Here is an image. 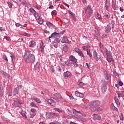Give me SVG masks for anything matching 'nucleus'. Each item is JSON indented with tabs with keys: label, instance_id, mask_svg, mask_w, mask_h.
Here are the masks:
<instances>
[{
	"label": "nucleus",
	"instance_id": "nucleus-61",
	"mask_svg": "<svg viewBox=\"0 0 124 124\" xmlns=\"http://www.w3.org/2000/svg\"><path fill=\"white\" fill-rule=\"evenodd\" d=\"M58 57L60 59V61H62V57L61 54H58Z\"/></svg>",
	"mask_w": 124,
	"mask_h": 124
},
{
	"label": "nucleus",
	"instance_id": "nucleus-62",
	"mask_svg": "<svg viewBox=\"0 0 124 124\" xmlns=\"http://www.w3.org/2000/svg\"><path fill=\"white\" fill-rule=\"evenodd\" d=\"M105 78L106 80H108L109 79V76L108 75L105 76Z\"/></svg>",
	"mask_w": 124,
	"mask_h": 124
},
{
	"label": "nucleus",
	"instance_id": "nucleus-24",
	"mask_svg": "<svg viewBox=\"0 0 124 124\" xmlns=\"http://www.w3.org/2000/svg\"><path fill=\"white\" fill-rule=\"evenodd\" d=\"M34 14L35 18L36 20H38L40 18V14L37 12H35Z\"/></svg>",
	"mask_w": 124,
	"mask_h": 124
},
{
	"label": "nucleus",
	"instance_id": "nucleus-58",
	"mask_svg": "<svg viewBox=\"0 0 124 124\" xmlns=\"http://www.w3.org/2000/svg\"><path fill=\"white\" fill-rule=\"evenodd\" d=\"M9 96H12V90L9 91Z\"/></svg>",
	"mask_w": 124,
	"mask_h": 124
},
{
	"label": "nucleus",
	"instance_id": "nucleus-12",
	"mask_svg": "<svg viewBox=\"0 0 124 124\" xmlns=\"http://www.w3.org/2000/svg\"><path fill=\"white\" fill-rule=\"evenodd\" d=\"M69 60L71 61V62H74V63H76L77 62V59L75 58V57L73 56V55H71L69 57Z\"/></svg>",
	"mask_w": 124,
	"mask_h": 124
},
{
	"label": "nucleus",
	"instance_id": "nucleus-49",
	"mask_svg": "<svg viewBox=\"0 0 124 124\" xmlns=\"http://www.w3.org/2000/svg\"><path fill=\"white\" fill-rule=\"evenodd\" d=\"M112 109L113 110H115V111H118V108H117L115 106H114V104L112 105Z\"/></svg>",
	"mask_w": 124,
	"mask_h": 124
},
{
	"label": "nucleus",
	"instance_id": "nucleus-51",
	"mask_svg": "<svg viewBox=\"0 0 124 124\" xmlns=\"http://www.w3.org/2000/svg\"><path fill=\"white\" fill-rule=\"evenodd\" d=\"M106 55H107V57H109V56H111V54L110 53V51H108V50H107V52H106Z\"/></svg>",
	"mask_w": 124,
	"mask_h": 124
},
{
	"label": "nucleus",
	"instance_id": "nucleus-47",
	"mask_svg": "<svg viewBox=\"0 0 124 124\" xmlns=\"http://www.w3.org/2000/svg\"><path fill=\"white\" fill-rule=\"evenodd\" d=\"M82 48L84 51H87L88 52V47L83 46H82Z\"/></svg>",
	"mask_w": 124,
	"mask_h": 124
},
{
	"label": "nucleus",
	"instance_id": "nucleus-48",
	"mask_svg": "<svg viewBox=\"0 0 124 124\" xmlns=\"http://www.w3.org/2000/svg\"><path fill=\"white\" fill-rule=\"evenodd\" d=\"M16 26L17 27H20V28H22V27H23V26H22V25H21L20 23H16Z\"/></svg>",
	"mask_w": 124,
	"mask_h": 124
},
{
	"label": "nucleus",
	"instance_id": "nucleus-19",
	"mask_svg": "<svg viewBox=\"0 0 124 124\" xmlns=\"http://www.w3.org/2000/svg\"><path fill=\"white\" fill-rule=\"evenodd\" d=\"M40 49L42 52H44V43H43V42H42L40 44Z\"/></svg>",
	"mask_w": 124,
	"mask_h": 124
},
{
	"label": "nucleus",
	"instance_id": "nucleus-11",
	"mask_svg": "<svg viewBox=\"0 0 124 124\" xmlns=\"http://www.w3.org/2000/svg\"><path fill=\"white\" fill-rule=\"evenodd\" d=\"M47 102L51 105V106H56V102L52 99H48L47 100Z\"/></svg>",
	"mask_w": 124,
	"mask_h": 124
},
{
	"label": "nucleus",
	"instance_id": "nucleus-30",
	"mask_svg": "<svg viewBox=\"0 0 124 124\" xmlns=\"http://www.w3.org/2000/svg\"><path fill=\"white\" fill-rule=\"evenodd\" d=\"M69 13L70 14H71V16H73V17L75 20H76V17L75 16V14L74 13H73L72 12H71L70 11H69Z\"/></svg>",
	"mask_w": 124,
	"mask_h": 124
},
{
	"label": "nucleus",
	"instance_id": "nucleus-57",
	"mask_svg": "<svg viewBox=\"0 0 124 124\" xmlns=\"http://www.w3.org/2000/svg\"><path fill=\"white\" fill-rule=\"evenodd\" d=\"M57 70L60 71V72H61V71H62V68H61V67L60 66H58L57 67Z\"/></svg>",
	"mask_w": 124,
	"mask_h": 124
},
{
	"label": "nucleus",
	"instance_id": "nucleus-9",
	"mask_svg": "<svg viewBox=\"0 0 124 124\" xmlns=\"http://www.w3.org/2000/svg\"><path fill=\"white\" fill-rule=\"evenodd\" d=\"M63 75L64 78H70V77H71L72 74L71 73H70V72L67 71L66 72L63 73Z\"/></svg>",
	"mask_w": 124,
	"mask_h": 124
},
{
	"label": "nucleus",
	"instance_id": "nucleus-10",
	"mask_svg": "<svg viewBox=\"0 0 124 124\" xmlns=\"http://www.w3.org/2000/svg\"><path fill=\"white\" fill-rule=\"evenodd\" d=\"M102 110H103V108L98 107L92 108L93 112H100V111H102Z\"/></svg>",
	"mask_w": 124,
	"mask_h": 124
},
{
	"label": "nucleus",
	"instance_id": "nucleus-39",
	"mask_svg": "<svg viewBox=\"0 0 124 124\" xmlns=\"http://www.w3.org/2000/svg\"><path fill=\"white\" fill-rule=\"evenodd\" d=\"M7 4L10 8H12V6H13V4L11 2H8Z\"/></svg>",
	"mask_w": 124,
	"mask_h": 124
},
{
	"label": "nucleus",
	"instance_id": "nucleus-60",
	"mask_svg": "<svg viewBox=\"0 0 124 124\" xmlns=\"http://www.w3.org/2000/svg\"><path fill=\"white\" fill-rule=\"evenodd\" d=\"M78 86H80V87H83V86H84V83H83V82H79L78 83Z\"/></svg>",
	"mask_w": 124,
	"mask_h": 124
},
{
	"label": "nucleus",
	"instance_id": "nucleus-8",
	"mask_svg": "<svg viewBox=\"0 0 124 124\" xmlns=\"http://www.w3.org/2000/svg\"><path fill=\"white\" fill-rule=\"evenodd\" d=\"M75 94L76 96H77L78 97H80L81 98H83L84 97V95L83 93H81L78 91H76L75 92Z\"/></svg>",
	"mask_w": 124,
	"mask_h": 124
},
{
	"label": "nucleus",
	"instance_id": "nucleus-21",
	"mask_svg": "<svg viewBox=\"0 0 124 124\" xmlns=\"http://www.w3.org/2000/svg\"><path fill=\"white\" fill-rule=\"evenodd\" d=\"M14 104L16 107H20V106H21V104H23V103L20 102V101H16L14 102Z\"/></svg>",
	"mask_w": 124,
	"mask_h": 124
},
{
	"label": "nucleus",
	"instance_id": "nucleus-38",
	"mask_svg": "<svg viewBox=\"0 0 124 124\" xmlns=\"http://www.w3.org/2000/svg\"><path fill=\"white\" fill-rule=\"evenodd\" d=\"M114 99H115V103L117 104V105H121V103H120L119 102V99H118V98H115Z\"/></svg>",
	"mask_w": 124,
	"mask_h": 124
},
{
	"label": "nucleus",
	"instance_id": "nucleus-23",
	"mask_svg": "<svg viewBox=\"0 0 124 124\" xmlns=\"http://www.w3.org/2000/svg\"><path fill=\"white\" fill-rule=\"evenodd\" d=\"M21 115H22V116L23 117V118H25V119H27V112L24 110H22L21 111L20 113Z\"/></svg>",
	"mask_w": 124,
	"mask_h": 124
},
{
	"label": "nucleus",
	"instance_id": "nucleus-55",
	"mask_svg": "<svg viewBox=\"0 0 124 124\" xmlns=\"http://www.w3.org/2000/svg\"><path fill=\"white\" fill-rule=\"evenodd\" d=\"M106 37H107V34H103L102 35V38H106Z\"/></svg>",
	"mask_w": 124,
	"mask_h": 124
},
{
	"label": "nucleus",
	"instance_id": "nucleus-29",
	"mask_svg": "<svg viewBox=\"0 0 124 124\" xmlns=\"http://www.w3.org/2000/svg\"><path fill=\"white\" fill-rule=\"evenodd\" d=\"M33 100L35 101L37 103H41V102L40 99H39L38 98L35 97L33 98Z\"/></svg>",
	"mask_w": 124,
	"mask_h": 124
},
{
	"label": "nucleus",
	"instance_id": "nucleus-5",
	"mask_svg": "<svg viewBox=\"0 0 124 124\" xmlns=\"http://www.w3.org/2000/svg\"><path fill=\"white\" fill-rule=\"evenodd\" d=\"M58 37H60V35H59V33H57L54 32L51 34L50 36L48 37V41L51 42V39L50 38H57Z\"/></svg>",
	"mask_w": 124,
	"mask_h": 124
},
{
	"label": "nucleus",
	"instance_id": "nucleus-31",
	"mask_svg": "<svg viewBox=\"0 0 124 124\" xmlns=\"http://www.w3.org/2000/svg\"><path fill=\"white\" fill-rule=\"evenodd\" d=\"M10 57L12 59V62H13L16 60L15 55H14V54H11Z\"/></svg>",
	"mask_w": 124,
	"mask_h": 124
},
{
	"label": "nucleus",
	"instance_id": "nucleus-25",
	"mask_svg": "<svg viewBox=\"0 0 124 124\" xmlns=\"http://www.w3.org/2000/svg\"><path fill=\"white\" fill-rule=\"evenodd\" d=\"M107 61L108 62H112V61H113L112 55H110L109 56H107Z\"/></svg>",
	"mask_w": 124,
	"mask_h": 124
},
{
	"label": "nucleus",
	"instance_id": "nucleus-6",
	"mask_svg": "<svg viewBox=\"0 0 124 124\" xmlns=\"http://www.w3.org/2000/svg\"><path fill=\"white\" fill-rule=\"evenodd\" d=\"M31 54L30 52H25V54L24 56V61H25V62H27V60H30V58H31Z\"/></svg>",
	"mask_w": 124,
	"mask_h": 124
},
{
	"label": "nucleus",
	"instance_id": "nucleus-27",
	"mask_svg": "<svg viewBox=\"0 0 124 124\" xmlns=\"http://www.w3.org/2000/svg\"><path fill=\"white\" fill-rule=\"evenodd\" d=\"M46 25H47L49 28H52L53 27V24L49 21H46Z\"/></svg>",
	"mask_w": 124,
	"mask_h": 124
},
{
	"label": "nucleus",
	"instance_id": "nucleus-54",
	"mask_svg": "<svg viewBox=\"0 0 124 124\" xmlns=\"http://www.w3.org/2000/svg\"><path fill=\"white\" fill-rule=\"evenodd\" d=\"M87 55H88L89 56V57L92 58V57H93V55H92V53L89 51L87 52Z\"/></svg>",
	"mask_w": 124,
	"mask_h": 124
},
{
	"label": "nucleus",
	"instance_id": "nucleus-15",
	"mask_svg": "<svg viewBox=\"0 0 124 124\" xmlns=\"http://www.w3.org/2000/svg\"><path fill=\"white\" fill-rule=\"evenodd\" d=\"M67 112L69 115H71L72 116H75V111L74 109L73 110H70L69 109H67Z\"/></svg>",
	"mask_w": 124,
	"mask_h": 124
},
{
	"label": "nucleus",
	"instance_id": "nucleus-37",
	"mask_svg": "<svg viewBox=\"0 0 124 124\" xmlns=\"http://www.w3.org/2000/svg\"><path fill=\"white\" fill-rule=\"evenodd\" d=\"M107 31H111V26L110 25H107L106 27Z\"/></svg>",
	"mask_w": 124,
	"mask_h": 124
},
{
	"label": "nucleus",
	"instance_id": "nucleus-7",
	"mask_svg": "<svg viewBox=\"0 0 124 124\" xmlns=\"http://www.w3.org/2000/svg\"><path fill=\"white\" fill-rule=\"evenodd\" d=\"M21 88H22V86L19 85L14 89V95H16V94H18L19 93V89H21Z\"/></svg>",
	"mask_w": 124,
	"mask_h": 124
},
{
	"label": "nucleus",
	"instance_id": "nucleus-53",
	"mask_svg": "<svg viewBox=\"0 0 124 124\" xmlns=\"http://www.w3.org/2000/svg\"><path fill=\"white\" fill-rule=\"evenodd\" d=\"M113 74L115 76L119 77V74H118L116 71H113Z\"/></svg>",
	"mask_w": 124,
	"mask_h": 124
},
{
	"label": "nucleus",
	"instance_id": "nucleus-50",
	"mask_svg": "<svg viewBox=\"0 0 124 124\" xmlns=\"http://www.w3.org/2000/svg\"><path fill=\"white\" fill-rule=\"evenodd\" d=\"M117 82H118V84L119 85V86H123V85H124V83L122 81H120L118 80Z\"/></svg>",
	"mask_w": 124,
	"mask_h": 124
},
{
	"label": "nucleus",
	"instance_id": "nucleus-3",
	"mask_svg": "<svg viewBox=\"0 0 124 124\" xmlns=\"http://www.w3.org/2000/svg\"><path fill=\"white\" fill-rule=\"evenodd\" d=\"M46 117L47 119H52L55 117H59V114L56 113H46Z\"/></svg>",
	"mask_w": 124,
	"mask_h": 124
},
{
	"label": "nucleus",
	"instance_id": "nucleus-52",
	"mask_svg": "<svg viewBox=\"0 0 124 124\" xmlns=\"http://www.w3.org/2000/svg\"><path fill=\"white\" fill-rule=\"evenodd\" d=\"M4 38H5L8 41H10V40H11V39H10V38H9V37L8 36H4Z\"/></svg>",
	"mask_w": 124,
	"mask_h": 124
},
{
	"label": "nucleus",
	"instance_id": "nucleus-45",
	"mask_svg": "<svg viewBox=\"0 0 124 124\" xmlns=\"http://www.w3.org/2000/svg\"><path fill=\"white\" fill-rule=\"evenodd\" d=\"M99 47L101 49H104V45H103L101 43H100L99 44Z\"/></svg>",
	"mask_w": 124,
	"mask_h": 124
},
{
	"label": "nucleus",
	"instance_id": "nucleus-56",
	"mask_svg": "<svg viewBox=\"0 0 124 124\" xmlns=\"http://www.w3.org/2000/svg\"><path fill=\"white\" fill-rule=\"evenodd\" d=\"M23 35H25V36H29V37L31 36V34H30L28 33H26V32L24 33L23 34Z\"/></svg>",
	"mask_w": 124,
	"mask_h": 124
},
{
	"label": "nucleus",
	"instance_id": "nucleus-32",
	"mask_svg": "<svg viewBox=\"0 0 124 124\" xmlns=\"http://www.w3.org/2000/svg\"><path fill=\"white\" fill-rule=\"evenodd\" d=\"M39 66H40V64L39 62L36 63L34 66L36 70L38 69L39 68Z\"/></svg>",
	"mask_w": 124,
	"mask_h": 124
},
{
	"label": "nucleus",
	"instance_id": "nucleus-64",
	"mask_svg": "<svg viewBox=\"0 0 124 124\" xmlns=\"http://www.w3.org/2000/svg\"><path fill=\"white\" fill-rule=\"evenodd\" d=\"M123 96H124V94L122 93L118 94V97H123Z\"/></svg>",
	"mask_w": 124,
	"mask_h": 124
},
{
	"label": "nucleus",
	"instance_id": "nucleus-40",
	"mask_svg": "<svg viewBox=\"0 0 124 124\" xmlns=\"http://www.w3.org/2000/svg\"><path fill=\"white\" fill-rule=\"evenodd\" d=\"M30 106H31V107H37L36 105H35V104H34V103H33V102L31 103Z\"/></svg>",
	"mask_w": 124,
	"mask_h": 124
},
{
	"label": "nucleus",
	"instance_id": "nucleus-18",
	"mask_svg": "<svg viewBox=\"0 0 124 124\" xmlns=\"http://www.w3.org/2000/svg\"><path fill=\"white\" fill-rule=\"evenodd\" d=\"M61 42H62V43H69V41H68V39H67V37H64L62 41Z\"/></svg>",
	"mask_w": 124,
	"mask_h": 124
},
{
	"label": "nucleus",
	"instance_id": "nucleus-44",
	"mask_svg": "<svg viewBox=\"0 0 124 124\" xmlns=\"http://www.w3.org/2000/svg\"><path fill=\"white\" fill-rule=\"evenodd\" d=\"M54 41H56V42L58 44L60 43V42L61 41V39L57 38H56V39Z\"/></svg>",
	"mask_w": 124,
	"mask_h": 124
},
{
	"label": "nucleus",
	"instance_id": "nucleus-43",
	"mask_svg": "<svg viewBox=\"0 0 124 124\" xmlns=\"http://www.w3.org/2000/svg\"><path fill=\"white\" fill-rule=\"evenodd\" d=\"M54 110L57 112H59V113H62V110L60 109L59 108H56L54 109Z\"/></svg>",
	"mask_w": 124,
	"mask_h": 124
},
{
	"label": "nucleus",
	"instance_id": "nucleus-20",
	"mask_svg": "<svg viewBox=\"0 0 124 124\" xmlns=\"http://www.w3.org/2000/svg\"><path fill=\"white\" fill-rule=\"evenodd\" d=\"M65 64L67 65V66H73V63L70 62L69 61H66L65 62Z\"/></svg>",
	"mask_w": 124,
	"mask_h": 124
},
{
	"label": "nucleus",
	"instance_id": "nucleus-41",
	"mask_svg": "<svg viewBox=\"0 0 124 124\" xmlns=\"http://www.w3.org/2000/svg\"><path fill=\"white\" fill-rule=\"evenodd\" d=\"M50 70L53 73L55 72V67H54V66H50Z\"/></svg>",
	"mask_w": 124,
	"mask_h": 124
},
{
	"label": "nucleus",
	"instance_id": "nucleus-2",
	"mask_svg": "<svg viewBox=\"0 0 124 124\" xmlns=\"http://www.w3.org/2000/svg\"><path fill=\"white\" fill-rule=\"evenodd\" d=\"M89 105L90 106V109L91 111H93V108H96V107L100 106V102L97 100L93 101L90 103Z\"/></svg>",
	"mask_w": 124,
	"mask_h": 124
},
{
	"label": "nucleus",
	"instance_id": "nucleus-36",
	"mask_svg": "<svg viewBox=\"0 0 124 124\" xmlns=\"http://www.w3.org/2000/svg\"><path fill=\"white\" fill-rule=\"evenodd\" d=\"M75 52H76V53H78V54L81 51H80V49L78 47H76L74 49Z\"/></svg>",
	"mask_w": 124,
	"mask_h": 124
},
{
	"label": "nucleus",
	"instance_id": "nucleus-17",
	"mask_svg": "<svg viewBox=\"0 0 124 124\" xmlns=\"http://www.w3.org/2000/svg\"><path fill=\"white\" fill-rule=\"evenodd\" d=\"M36 43L34 41H31L29 43V46L31 48H33L35 46Z\"/></svg>",
	"mask_w": 124,
	"mask_h": 124
},
{
	"label": "nucleus",
	"instance_id": "nucleus-16",
	"mask_svg": "<svg viewBox=\"0 0 124 124\" xmlns=\"http://www.w3.org/2000/svg\"><path fill=\"white\" fill-rule=\"evenodd\" d=\"M53 95L55 97L58 98V99H62V95H61L60 93H54Z\"/></svg>",
	"mask_w": 124,
	"mask_h": 124
},
{
	"label": "nucleus",
	"instance_id": "nucleus-33",
	"mask_svg": "<svg viewBox=\"0 0 124 124\" xmlns=\"http://www.w3.org/2000/svg\"><path fill=\"white\" fill-rule=\"evenodd\" d=\"M58 43H57L56 41H53L52 43V46H54V47H57L58 46Z\"/></svg>",
	"mask_w": 124,
	"mask_h": 124
},
{
	"label": "nucleus",
	"instance_id": "nucleus-14",
	"mask_svg": "<svg viewBox=\"0 0 124 124\" xmlns=\"http://www.w3.org/2000/svg\"><path fill=\"white\" fill-rule=\"evenodd\" d=\"M62 49L64 52H67V51H68V46L66 45H63L62 46Z\"/></svg>",
	"mask_w": 124,
	"mask_h": 124
},
{
	"label": "nucleus",
	"instance_id": "nucleus-63",
	"mask_svg": "<svg viewBox=\"0 0 124 124\" xmlns=\"http://www.w3.org/2000/svg\"><path fill=\"white\" fill-rule=\"evenodd\" d=\"M51 14L52 15H57V13L54 11H53L52 12H51Z\"/></svg>",
	"mask_w": 124,
	"mask_h": 124
},
{
	"label": "nucleus",
	"instance_id": "nucleus-59",
	"mask_svg": "<svg viewBox=\"0 0 124 124\" xmlns=\"http://www.w3.org/2000/svg\"><path fill=\"white\" fill-rule=\"evenodd\" d=\"M120 120L121 121H124V115L122 113L121 114Z\"/></svg>",
	"mask_w": 124,
	"mask_h": 124
},
{
	"label": "nucleus",
	"instance_id": "nucleus-46",
	"mask_svg": "<svg viewBox=\"0 0 124 124\" xmlns=\"http://www.w3.org/2000/svg\"><path fill=\"white\" fill-rule=\"evenodd\" d=\"M78 55H79L80 56V57H82V58L85 57V55H84V54H83V53H82V51H81L78 53Z\"/></svg>",
	"mask_w": 124,
	"mask_h": 124
},
{
	"label": "nucleus",
	"instance_id": "nucleus-22",
	"mask_svg": "<svg viewBox=\"0 0 124 124\" xmlns=\"http://www.w3.org/2000/svg\"><path fill=\"white\" fill-rule=\"evenodd\" d=\"M93 119L94 120H100V116L98 114H94L93 116Z\"/></svg>",
	"mask_w": 124,
	"mask_h": 124
},
{
	"label": "nucleus",
	"instance_id": "nucleus-34",
	"mask_svg": "<svg viewBox=\"0 0 124 124\" xmlns=\"http://www.w3.org/2000/svg\"><path fill=\"white\" fill-rule=\"evenodd\" d=\"M30 11L31 13H32V14H34L36 12V11H35V10H34L32 8H31L30 9Z\"/></svg>",
	"mask_w": 124,
	"mask_h": 124
},
{
	"label": "nucleus",
	"instance_id": "nucleus-42",
	"mask_svg": "<svg viewBox=\"0 0 124 124\" xmlns=\"http://www.w3.org/2000/svg\"><path fill=\"white\" fill-rule=\"evenodd\" d=\"M2 58L4 60V61H6V62H8V60L7 59V57H6V55H3Z\"/></svg>",
	"mask_w": 124,
	"mask_h": 124
},
{
	"label": "nucleus",
	"instance_id": "nucleus-28",
	"mask_svg": "<svg viewBox=\"0 0 124 124\" xmlns=\"http://www.w3.org/2000/svg\"><path fill=\"white\" fill-rule=\"evenodd\" d=\"M37 20L38 21V24H39L40 25H42V24H43V22H44L43 19H42V18H40L39 19H37Z\"/></svg>",
	"mask_w": 124,
	"mask_h": 124
},
{
	"label": "nucleus",
	"instance_id": "nucleus-1",
	"mask_svg": "<svg viewBox=\"0 0 124 124\" xmlns=\"http://www.w3.org/2000/svg\"><path fill=\"white\" fill-rule=\"evenodd\" d=\"M86 17L87 19H89L93 13V10L91 6H88V7L85 9Z\"/></svg>",
	"mask_w": 124,
	"mask_h": 124
},
{
	"label": "nucleus",
	"instance_id": "nucleus-4",
	"mask_svg": "<svg viewBox=\"0 0 124 124\" xmlns=\"http://www.w3.org/2000/svg\"><path fill=\"white\" fill-rule=\"evenodd\" d=\"M35 61V57L33 54H31L30 57L29 58V60H27V63H32V62H34Z\"/></svg>",
	"mask_w": 124,
	"mask_h": 124
},
{
	"label": "nucleus",
	"instance_id": "nucleus-13",
	"mask_svg": "<svg viewBox=\"0 0 124 124\" xmlns=\"http://www.w3.org/2000/svg\"><path fill=\"white\" fill-rule=\"evenodd\" d=\"M93 57H94V59H95V61L96 62H98V61H99V59L100 60L101 59V57H97V53H96V51H93Z\"/></svg>",
	"mask_w": 124,
	"mask_h": 124
},
{
	"label": "nucleus",
	"instance_id": "nucleus-35",
	"mask_svg": "<svg viewBox=\"0 0 124 124\" xmlns=\"http://www.w3.org/2000/svg\"><path fill=\"white\" fill-rule=\"evenodd\" d=\"M96 19H97L98 20H100V19H101V15H100L99 14H97V15L95 16Z\"/></svg>",
	"mask_w": 124,
	"mask_h": 124
},
{
	"label": "nucleus",
	"instance_id": "nucleus-26",
	"mask_svg": "<svg viewBox=\"0 0 124 124\" xmlns=\"http://www.w3.org/2000/svg\"><path fill=\"white\" fill-rule=\"evenodd\" d=\"M107 90V87L106 86H104L102 87V92L103 93H105L106 91Z\"/></svg>",
	"mask_w": 124,
	"mask_h": 124
}]
</instances>
